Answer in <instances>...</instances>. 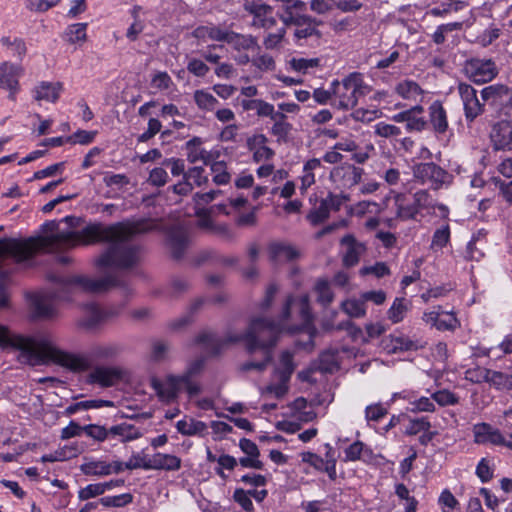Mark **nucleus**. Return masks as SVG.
Segmentation results:
<instances>
[{
    "label": "nucleus",
    "mask_w": 512,
    "mask_h": 512,
    "mask_svg": "<svg viewBox=\"0 0 512 512\" xmlns=\"http://www.w3.org/2000/svg\"><path fill=\"white\" fill-rule=\"evenodd\" d=\"M80 470L85 475L107 476L112 474V464L106 461H90L83 463Z\"/></svg>",
    "instance_id": "31"
},
{
    "label": "nucleus",
    "mask_w": 512,
    "mask_h": 512,
    "mask_svg": "<svg viewBox=\"0 0 512 512\" xmlns=\"http://www.w3.org/2000/svg\"><path fill=\"white\" fill-rule=\"evenodd\" d=\"M115 315L116 312L106 311L94 303H89L83 306L82 316L78 320V325L84 329L92 330Z\"/></svg>",
    "instance_id": "9"
},
{
    "label": "nucleus",
    "mask_w": 512,
    "mask_h": 512,
    "mask_svg": "<svg viewBox=\"0 0 512 512\" xmlns=\"http://www.w3.org/2000/svg\"><path fill=\"white\" fill-rule=\"evenodd\" d=\"M395 91L398 95L407 100H417V98L423 94L421 87L412 80H404L398 83L395 87Z\"/></svg>",
    "instance_id": "33"
},
{
    "label": "nucleus",
    "mask_w": 512,
    "mask_h": 512,
    "mask_svg": "<svg viewBox=\"0 0 512 512\" xmlns=\"http://www.w3.org/2000/svg\"><path fill=\"white\" fill-rule=\"evenodd\" d=\"M21 68L10 62H4L0 65V88L7 89L11 94L18 88V77Z\"/></svg>",
    "instance_id": "18"
},
{
    "label": "nucleus",
    "mask_w": 512,
    "mask_h": 512,
    "mask_svg": "<svg viewBox=\"0 0 512 512\" xmlns=\"http://www.w3.org/2000/svg\"><path fill=\"white\" fill-rule=\"evenodd\" d=\"M330 211L322 199L318 206L314 207L307 215V219L312 225H319L329 217Z\"/></svg>",
    "instance_id": "47"
},
{
    "label": "nucleus",
    "mask_w": 512,
    "mask_h": 512,
    "mask_svg": "<svg viewBox=\"0 0 512 512\" xmlns=\"http://www.w3.org/2000/svg\"><path fill=\"white\" fill-rule=\"evenodd\" d=\"M184 179L193 182L196 186L201 187L209 182L208 176L205 174V169L200 166L189 168L184 173Z\"/></svg>",
    "instance_id": "48"
},
{
    "label": "nucleus",
    "mask_w": 512,
    "mask_h": 512,
    "mask_svg": "<svg viewBox=\"0 0 512 512\" xmlns=\"http://www.w3.org/2000/svg\"><path fill=\"white\" fill-rule=\"evenodd\" d=\"M436 409L434 400L428 397H420L409 401L407 410L412 413L434 412Z\"/></svg>",
    "instance_id": "44"
},
{
    "label": "nucleus",
    "mask_w": 512,
    "mask_h": 512,
    "mask_svg": "<svg viewBox=\"0 0 512 512\" xmlns=\"http://www.w3.org/2000/svg\"><path fill=\"white\" fill-rule=\"evenodd\" d=\"M169 247L173 258L180 259L188 247V236L185 230L173 228L169 232Z\"/></svg>",
    "instance_id": "23"
},
{
    "label": "nucleus",
    "mask_w": 512,
    "mask_h": 512,
    "mask_svg": "<svg viewBox=\"0 0 512 512\" xmlns=\"http://www.w3.org/2000/svg\"><path fill=\"white\" fill-rule=\"evenodd\" d=\"M15 346L20 350V362L31 366L51 361L72 371H84L89 367V362L84 357L59 349L47 338L20 337L16 340Z\"/></svg>",
    "instance_id": "3"
},
{
    "label": "nucleus",
    "mask_w": 512,
    "mask_h": 512,
    "mask_svg": "<svg viewBox=\"0 0 512 512\" xmlns=\"http://www.w3.org/2000/svg\"><path fill=\"white\" fill-rule=\"evenodd\" d=\"M289 380H283L279 377V382L276 384H270L262 390V395H273L275 398H282L288 391Z\"/></svg>",
    "instance_id": "60"
},
{
    "label": "nucleus",
    "mask_w": 512,
    "mask_h": 512,
    "mask_svg": "<svg viewBox=\"0 0 512 512\" xmlns=\"http://www.w3.org/2000/svg\"><path fill=\"white\" fill-rule=\"evenodd\" d=\"M413 203L418 212L421 210H429L435 207L434 200L427 190L421 189L414 193Z\"/></svg>",
    "instance_id": "49"
},
{
    "label": "nucleus",
    "mask_w": 512,
    "mask_h": 512,
    "mask_svg": "<svg viewBox=\"0 0 512 512\" xmlns=\"http://www.w3.org/2000/svg\"><path fill=\"white\" fill-rule=\"evenodd\" d=\"M110 439H117L122 443L139 439L143 436L141 430L132 424L120 423L109 428Z\"/></svg>",
    "instance_id": "22"
},
{
    "label": "nucleus",
    "mask_w": 512,
    "mask_h": 512,
    "mask_svg": "<svg viewBox=\"0 0 512 512\" xmlns=\"http://www.w3.org/2000/svg\"><path fill=\"white\" fill-rule=\"evenodd\" d=\"M149 383L159 401L166 404L175 402L182 389H185L184 383L176 375H168L164 379L154 376L150 378Z\"/></svg>",
    "instance_id": "7"
},
{
    "label": "nucleus",
    "mask_w": 512,
    "mask_h": 512,
    "mask_svg": "<svg viewBox=\"0 0 512 512\" xmlns=\"http://www.w3.org/2000/svg\"><path fill=\"white\" fill-rule=\"evenodd\" d=\"M490 369L475 367L465 372V378L472 383L489 382Z\"/></svg>",
    "instance_id": "59"
},
{
    "label": "nucleus",
    "mask_w": 512,
    "mask_h": 512,
    "mask_svg": "<svg viewBox=\"0 0 512 512\" xmlns=\"http://www.w3.org/2000/svg\"><path fill=\"white\" fill-rule=\"evenodd\" d=\"M330 26L335 33H343L354 30L358 26V22L355 17L348 16L340 20H334L330 23Z\"/></svg>",
    "instance_id": "58"
},
{
    "label": "nucleus",
    "mask_w": 512,
    "mask_h": 512,
    "mask_svg": "<svg viewBox=\"0 0 512 512\" xmlns=\"http://www.w3.org/2000/svg\"><path fill=\"white\" fill-rule=\"evenodd\" d=\"M415 181L427 185L433 190L447 187L452 182V175L434 162L419 163L413 167Z\"/></svg>",
    "instance_id": "6"
},
{
    "label": "nucleus",
    "mask_w": 512,
    "mask_h": 512,
    "mask_svg": "<svg viewBox=\"0 0 512 512\" xmlns=\"http://www.w3.org/2000/svg\"><path fill=\"white\" fill-rule=\"evenodd\" d=\"M474 440L478 444L491 443L499 445L503 443V434L488 423H480L474 426Z\"/></svg>",
    "instance_id": "17"
},
{
    "label": "nucleus",
    "mask_w": 512,
    "mask_h": 512,
    "mask_svg": "<svg viewBox=\"0 0 512 512\" xmlns=\"http://www.w3.org/2000/svg\"><path fill=\"white\" fill-rule=\"evenodd\" d=\"M321 24V20L313 18L312 20H310V22H308L301 28H296L294 36L297 40L307 39L310 37H315L316 39H319L322 37V33L317 29V27Z\"/></svg>",
    "instance_id": "38"
},
{
    "label": "nucleus",
    "mask_w": 512,
    "mask_h": 512,
    "mask_svg": "<svg viewBox=\"0 0 512 512\" xmlns=\"http://www.w3.org/2000/svg\"><path fill=\"white\" fill-rule=\"evenodd\" d=\"M384 344L388 353L417 350L419 348L416 341L404 335H391L388 339L384 340Z\"/></svg>",
    "instance_id": "25"
},
{
    "label": "nucleus",
    "mask_w": 512,
    "mask_h": 512,
    "mask_svg": "<svg viewBox=\"0 0 512 512\" xmlns=\"http://www.w3.org/2000/svg\"><path fill=\"white\" fill-rule=\"evenodd\" d=\"M248 13L253 16L251 23L253 27L271 29L276 25V19L272 15L273 8L268 4L261 8L252 6L251 12Z\"/></svg>",
    "instance_id": "21"
},
{
    "label": "nucleus",
    "mask_w": 512,
    "mask_h": 512,
    "mask_svg": "<svg viewBox=\"0 0 512 512\" xmlns=\"http://www.w3.org/2000/svg\"><path fill=\"white\" fill-rule=\"evenodd\" d=\"M194 100L199 109L212 111L218 105V100L205 90H197L194 93Z\"/></svg>",
    "instance_id": "42"
},
{
    "label": "nucleus",
    "mask_w": 512,
    "mask_h": 512,
    "mask_svg": "<svg viewBox=\"0 0 512 512\" xmlns=\"http://www.w3.org/2000/svg\"><path fill=\"white\" fill-rule=\"evenodd\" d=\"M293 371V355L289 351H283L280 356V367L277 369L279 377L283 380H289Z\"/></svg>",
    "instance_id": "46"
},
{
    "label": "nucleus",
    "mask_w": 512,
    "mask_h": 512,
    "mask_svg": "<svg viewBox=\"0 0 512 512\" xmlns=\"http://www.w3.org/2000/svg\"><path fill=\"white\" fill-rule=\"evenodd\" d=\"M203 366V359L194 360L189 364L183 374L178 375L184 383L185 390L190 397L196 396L201 392L200 384L194 380V377L201 372Z\"/></svg>",
    "instance_id": "14"
},
{
    "label": "nucleus",
    "mask_w": 512,
    "mask_h": 512,
    "mask_svg": "<svg viewBox=\"0 0 512 512\" xmlns=\"http://www.w3.org/2000/svg\"><path fill=\"white\" fill-rule=\"evenodd\" d=\"M270 260L275 263L293 261L298 258L299 251L290 244L283 242H274L268 248Z\"/></svg>",
    "instance_id": "16"
},
{
    "label": "nucleus",
    "mask_w": 512,
    "mask_h": 512,
    "mask_svg": "<svg viewBox=\"0 0 512 512\" xmlns=\"http://www.w3.org/2000/svg\"><path fill=\"white\" fill-rule=\"evenodd\" d=\"M210 169L213 175V182L216 185L228 184L231 180V174L227 170V164L224 161H216L210 164Z\"/></svg>",
    "instance_id": "37"
},
{
    "label": "nucleus",
    "mask_w": 512,
    "mask_h": 512,
    "mask_svg": "<svg viewBox=\"0 0 512 512\" xmlns=\"http://www.w3.org/2000/svg\"><path fill=\"white\" fill-rule=\"evenodd\" d=\"M331 88L333 94L331 105L344 111L353 109L358 103V98L370 91L364 83L362 74L358 72L350 73L342 81L334 80Z\"/></svg>",
    "instance_id": "5"
},
{
    "label": "nucleus",
    "mask_w": 512,
    "mask_h": 512,
    "mask_svg": "<svg viewBox=\"0 0 512 512\" xmlns=\"http://www.w3.org/2000/svg\"><path fill=\"white\" fill-rule=\"evenodd\" d=\"M490 137L496 150H512V125L510 123L495 124Z\"/></svg>",
    "instance_id": "12"
},
{
    "label": "nucleus",
    "mask_w": 512,
    "mask_h": 512,
    "mask_svg": "<svg viewBox=\"0 0 512 512\" xmlns=\"http://www.w3.org/2000/svg\"><path fill=\"white\" fill-rule=\"evenodd\" d=\"M123 372L117 367H96L89 374V382L97 383L103 387H110L121 380Z\"/></svg>",
    "instance_id": "11"
},
{
    "label": "nucleus",
    "mask_w": 512,
    "mask_h": 512,
    "mask_svg": "<svg viewBox=\"0 0 512 512\" xmlns=\"http://www.w3.org/2000/svg\"><path fill=\"white\" fill-rule=\"evenodd\" d=\"M242 105L245 109L256 110L257 115L260 117H270L274 110L272 104L261 99L243 101Z\"/></svg>",
    "instance_id": "43"
},
{
    "label": "nucleus",
    "mask_w": 512,
    "mask_h": 512,
    "mask_svg": "<svg viewBox=\"0 0 512 512\" xmlns=\"http://www.w3.org/2000/svg\"><path fill=\"white\" fill-rule=\"evenodd\" d=\"M83 431L87 436L93 438L96 441L103 442L110 439L109 429L104 426L89 424L83 427Z\"/></svg>",
    "instance_id": "53"
},
{
    "label": "nucleus",
    "mask_w": 512,
    "mask_h": 512,
    "mask_svg": "<svg viewBox=\"0 0 512 512\" xmlns=\"http://www.w3.org/2000/svg\"><path fill=\"white\" fill-rule=\"evenodd\" d=\"M341 244L346 246L343 255V264L346 267L355 266L366 248L363 243L358 242L353 235H346L341 239Z\"/></svg>",
    "instance_id": "15"
},
{
    "label": "nucleus",
    "mask_w": 512,
    "mask_h": 512,
    "mask_svg": "<svg viewBox=\"0 0 512 512\" xmlns=\"http://www.w3.org/2000/svg\"><path fill=\"white\" fill-rule=\"evenodd\" d=\"M154 228L155 225L150 220H126L108 225L94 222L79 231H59L58 223L50 221L43 225L46 233L44 236L24 240L0 239V258L11 256L17 262H23L40 252H62L79 245L107 242L109 245L98 257L96 264L100 267L129 270L136 267L142 258V247L131 240Z\"/></svg>",
    "instance_id": "1"
},
{
    "label": "nucleus",
    "mask_w": 512,
    "mask_h": 512,
    "mask_svg": "<svg viewBox=\"0 0 512 512\" xmlns=\"http://www.w3.org/2000/svg\"><path fill=\"white\" fill-rule=\"evenodd\" d=\"M227 43L237 51H248L259 48L255 37L252 35L239 34L232 30Z\"/></svg>",
    "instance_id": "28"
},
{
    "label": "nucleus",
    "mask_w": 512,
    "mask_h": 512,
    "mask_svg": "<svg viewBox=\"0 0 512 512\" xmlns=\"http://www.w3.org/2000/svg\"><path fill=\"white\" fill-rule=\"evenodd\" d=\"M133 501V496L130 493H125L117 496H107L100 499V503L106 507H123Z\"/></svg>",
    "instance_id": "55"
},
{
    "label": "nucleus",
    "mask_w": 512,
    "mask_h": 512,
    "mask_svg": "<svg viewBox=\"0 0 512 512\" xmlns=\"http://www.w3.org/2000/svg\"><path fill=\"white\" fill-rule=\"evenodd\" d=\"M323 169V165L321 160L318 158H312L308 160L302 170V175L300 177L301 180V190H307L310 186L315 183L316 174L321 172Z\"/></svg>",
    "instance_id": "27"
},
{
    "label": "nucleus",
    "mask_w": 512,
    "mask_h": 512,
    "mask_svg": "<svg viewBox=\"0 0 512 512\" xmlns=\"http://www.w3.org/2000/svg\"><path fill=\"white\" fill-rule=\"evenodd\" d=\"M34 307L35 313L39 317L50 318L55 314L54 305L43 296H37L35 298Z\"/></svg>",
    "instance_id": "50"
},
{
    "label": "nucleus",
    "mask_w": 512,
    "mask_h": 512,
    "mask_svg": "<svg viewBox=\"0 0 512 512\" xmlns=\"http://www.w3.org/2000/svg\"><path fill=\"white\" fill-rule=\"evenodd\" d=\"M150 457L142 455L141 453H134L130 459L125 463V469L135 470L144 469L150 470Z\"/></svg>",
    "instance_id": "56"
},
{
    "label": "nucleus",
    "mask_w": 512,
    "mask_h": 512,
    "mask_svg": "<svg viewBox=\"0 0 512 512\" xmlns=\"http://www.w3.org/2000/svg\"><path fill=\"white\" fill-rule=\"evenodd\" d=\"M86 23H75L67 27L64 33V39L70 44L83 43L86 41Z\"/></svg>",
    "instance_id": "35"
},
{
    "label": "nucleus",
    "mask_w": 512,
    "mask_h": 512,
    "mask_svg": "<svg viewBox=\"0 0 512 512\" xmlns=\"http://www.w3.org/2000/svg\"><path fill=\"white\" fill-rule=\"evenodd\" d=\"M363 169L352 164H342L331 171V179L343 188H351L361 181Z\"/></svg>",
    "instance_id": "10"
},
{
    "label": "nucleus",
    "mask_w": 512,
    "mask_h": 512,
    "mask_svg": "<svg viewBox=\"0 0 512 512\" xmlns=\"http://www.w3.org/2000/svg\"><path fill=\"white\" fill-rule=\"evenodd\" d=\"M436 329L439 331H454L459 326L458 319L448 312H441Z\"/></svg>",
    "instance_id": "57"
},
{
    "label": "nucleus",
    "mask_w": 512,
    "mask_h": 512,
    "mask_svg": "<svg viewBox=\"0 0 512 512\" xmlns=\"http://www.w3.org/2000/svg\"><path fill=\"white\" fill-rule=\"evenodd\" d=\"M168 173L163 167H155L153 168L148 177V183L155 187H162L168 181Z\"/></svg>",
    "instance_id": "62"
},
{
    "label": "nucleus",
    "mask_w": 512,
    "mask_h": 512,
    "mask_svg": "<svg viewBox=\"0 0 512 512\" xmlns=\"http://www.w3.org/2000/svg\"><path fill=\"white\" fill-rule=\"evenodd\" d=\"M432 399L440 406H450L459 403L458 396L447 389H442L434 392L432 394Z\"/></svg>",
    "instance_id": "52"
},
{
    "label": "nucleus",
    "mask_w": 512,
    "mask_h": 512,
    "mask_svg": "<svg viewBox=\"0 0 512 512\" xmlns=\"http://www.w3.org/2000/svg\"><path fill=\"white\" fill-rule=\"evenodd\" d=\"M396 208V219L401 221L414 220L418 215V210L414 203H409L404 194L399 193L394 197Z\"/></svg>",
    "instance_id": "26"
},
{
    "label": "nucleus",
    "mask_w": 512,
    "mask_h": 512,
    "mask_svg": "<svg viewBox=\"0 0 512 512\" xmlns=\"http://www.w3.org/2000/svg\"><path fill=\"white\" fill-rule=\"evenodd\" d=\"M119 349L114 344L97 345L91 348L90 356L94 360H108L117 356Z\"/></svg>",
    "instance_id": "39"
},
{
    "label": "nucleus",
    "mask_w": 512,
    "mask_h": 512,
    "mask_svg": "<svg viewBox=\"0 0 512 512\" xmlns=\"http://www.w3.org/2000/svg\"><path fill=\"white\" fill-rule=\"evenodd\" d=\"M105 493V486L101 483L97 484H89L86 487L80 489L78 492V497L80 500H88L90 498L102 495Z\"/></svg>",
    "instance_id": "63"
},
{
    "label": "nucleus",
    "mask_w": 512,
    "mask_h": 512,
    "mask_svg": "<svg viewBox=\"0 0 512 512\" xmlns=\"http://www.w3.org/2000/svg\"><path fill=\"white\" fill-rule=\"evenodd\" d=\"M488 383L497 390H512V367L506 372L490 370Z\"/></svg>",
    "instance_id": "30"
},
{
    "label": "nucleus",
    "mask_w": 512,
    "mask_h": 512,
    "mask_svg": "<svg viewBox=\"0 0 512 512\" xmlns=\"http://www.w3.org/2000/svg\"><path fill=\"white\" fill-rule=\"evenodd\" d=\"M0 43L11 54L12 57L22 61L27 53L26 43L22 38L4 36L0 39Z\"/></svg>",
    "instance_id": "29"
},
{
    "label": "nucleus",
    "mask_w": 512,
    "mask_h": 512,
    "mask_svg": "<svg viewBox=\"0 0 512 512\" xmlns=\"http://www.w3.org/2000/svg\"><path fill=\"white\" fill-rule=\"evenodd\" d=\"M429 122L437 134H444L448 129V120L446 111L439 101L433 102L429 106Z\"/></svg>",
    "instance_id": "19"
},
{
    "label": "nucleus",
    "mask_w": 512,
    "mask_h": 512,
    "mask_svg": "<svg viewBox=\"0 0 512 512\" xmlns=\"http://www.w3.org/2000/svg\"><path fill=\"white\" fill-rule=\"evenodd\" d=\"M177 431L184 436L203 437L208 433V426L205 422L194 418H185L176 423Z\"/></svg>",
    "instance_id": "24"
},
{
    "label": "nucleus",
    "mask_w": 512,
    "mask_h": 512,
    "mask_svg": "<svg viewBox=\"0 0 512 512\" xmlns=\"http://www.w3.org/2000/svg\"><path fill=\"white\" fill-rule=\"evenodd\" d=\"M181 459L173 454L155 453L150 457V470L178 471Z\"/></svg>",
    "instance_id": "20"
},
{
    "label": "nucleus",
    "mask_w": 512,
    "mask_h": 512,
    "mask_svg": "<svg viewBox=\"0 0 512 512\" xmlns=\"http://www.w3.org/2000/svg\"><path fill=\"white\" fill-rule=\"evenodd\" d=\"M170 347L167 342L156 341L152 345L151 359L155 362H161L168 356Z\"/></svg>",
    "instance_id": "64"
},
{
    "label": "nucleus",
    "mask_w": 512,
    "mask_h": 512,
    "mask_svg": "<svg viewBox=\"0 0 512 512\" xmlns=\"http://www.w3.org/2000/svg\"><path fill=\"white\" fill-rule=\"evenodd\" d=\"M467 76L475 83L491 81L497 75L495 63L491 60L472 59L465 65Z\"/></svg>",
    "instance_id": "8"
},
{
    "label": "nucleus",
    "mask_w": 512,
    "mask_h": 512,
    "mask_svg": "<svg viewBox=\"0 0 512 512\" xmlns=\"http://www.w3.org/2000/svg\"><path fill=\"white\" fill-rule=\"evenodd\" d=\"M218 157V153L207 151L204 148H199L191 151L188 154V161L190 163H196L197 161H203L205 165H209Z\"/></svg>",
    "instance_id": "51"
},
{
    "label": "nucleus",
    "mask_w": 512,
    "mask_h": 512,
    "mask_svg": "<svg viewBox=\"0 0 512 512\" xmlns=\"http://www.w3.org/2000/svg\"><path fill=\"white\" fill-rule=\"evenodd\" d=\"M374 133L376 136L386 139H397L401 135V129L393 124L385 122H378L374 126Z\"/></svg>",
    "instance_id": "45"
},
{
    "label": "nucleus",
    "mask_w": 512,
    "mask_h": 512,
    "mask_svg": "<svg viewBox=\"0 0 512 512\" xmlns=\"http://www.w3.org/2000/svg\"><path fill=\"white\" fill-rule=\"evenodd\" d=\"M62 89V85L60 83H41L36 88V96L37 100H46L49 102H55L59 98V93Z\"/></svg>",
    "instance_id": "34"
},
{
    "label": "nucleus",
    "mask_w": 512,
    "mask_h": 512,
    "mask_svg": "<svg viewBox=\"0 0 512 512\" xmlns=\"http://www.w3.org/2000/svg\"><path fill=\"white\" fill-rule=\"evenodd\" d=\"M408 310L404 298H396L387 312V317L392 323L401 322Z\"/></svg>",
    "instance_id": "40"
},
{
    "label": "nucleus",
    "mask_w": 512,
    "mask_h": 512,
    "mask_svg": "<svg viewBox=\"0 0 512 512\" xmlns=\"http://www.w3.org/2000/svg\"><path fill=\"white\" fill-rule=\"evenodd\" d=\"M315 292L317 294V301L324 307L328 306L334 299V294L329 283L324 279H320L316 282Z\"/></svg>",
    "instance_id": "41"
},
{
    "label": "nucleus",
    "mask_w": 512,
    "mask_h": 512,
    "mask_svg": "<svg viewBox=\"0 0 512 512\" xmlns=\"http://www.w3.org/2000/svg\"><path fill=\"white\" fill-rule=\"evenodd\" d=\"M289 67L301 74L310 73L320 66L319 58L293 57L288 61Z\"/></svg>",
    "instance_id": "32"
},
{
    "label": "nucleus",
    "mask_w": 512,
    "mask_h": 512,
    "mask_svg": "<svg viewBox=\"0 0 512 512\" xmlns=\"http://www.w3.org/2000/svg\"><path fill=\"white\" fill-rule=\"evenodd\" d=\"M430 428L431 423L425 417L410 419L405 434L416 435L420 432H427Z\"/></svg>",
    "instance_id": "54"
},
{
    "label": "nucleus",
    "mask_w": 512,
    "mask_h": 512,
    "mask_svg": "<svg viewBox=\"0 0 512 512\" xmlns=\"http://www.w3.org/2000/svg\"><path fill=\"white\" fill-rule=\"evenodd\" d=\"M114 287H125L124 282L115 274H108L101 278L73 276L57 281L53 297L59 300H70L80 292L100 293Z\"/></svg>",
    "instance_id": "4"
},
{
    "label": "nucleus",
    "mask_w": 512,
    "mask_h": 512,
    "mask_svg": "<svg viewBox=\"0 0 512 512\" xmlns=\"http://www.w3.org/2000/svg\"><path fill=\"white\" fill-rule=\"evenodd\" d=\"M268 139L263 134H255L247 139V148L253 153L255 162H262L273 157L274 151L267 146Z\"/></svg>",
    "instance_id": "13"
},
{
    "label": "nucleus",
    "mask_w": 512,
    "mask_h": 512,
    "mask_svg": "<svg viewBox=\"0 0 512 512\" xmlns=\"http://www.w3.org/2000/svg\"><path fill=\"white\" fill-rule=\"evenodd\" d=\"M464 106L465 118L467 121L472 122L475 118L481 115L484 111V104L478 98L469 101Z\"/></svg>",
    "instance_id": "61"
},
{
    "label": "nucleus",
    "mask_w": 512,
    "mask_h": 512,
    "mask_svg": "<svg viewBox=\"0 0 512 512\" xmlns=\"http://www.w3.org/2000/svg\"><path fill=\"white\" fill-rule=\"evenodd\" d=\"M295 299L288 297L279 321H273L264 317L252 318L247 330L243 333L229 331L223 340L218 339L210 332H202L196 342L204 346L205 351L210 355L219 354L227 344L245 342L246 349L253 353L260 349L263 351L262 361L246 362L241 366L243 371H263L272 360V348L276 345L279 335L286 329L284 322L290 316L291 305Z\"/></svg>",
    "instance_id": "2"
},
{
    "label": "nucleus",
    "mask_w": 512,
    "mask_h": 512,
    "mask_svg": "<svg viewBox=\"0 0 512 512\" xmlns=\"http://www.w3.org/2000/svg\"><path fill=\"white\" fill-rule=\"evenodd\" d=\"M342 310L352 318H362L366 315V306L363 299H348L341 303Z\"/></svg>",
    "instance_id": "36"
}]
</instances>
